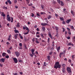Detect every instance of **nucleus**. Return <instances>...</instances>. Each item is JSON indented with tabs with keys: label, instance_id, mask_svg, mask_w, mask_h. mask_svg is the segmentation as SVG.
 <instances>
[{
	"label": "nucleus",
	"instance_id": "obj_1",
	"mask_svg": "<svg viewBox=\"0 0 75 75\" xmlns=\"http://www.w3.org/2000/svg\"><path fill=\"white\" fill-rule=\"evenodd\" d=\"M59 63L58 62H55V65L54 66V68L57 69V68H61V65L59 64Z\"/></svg>",
	"mask_w": 75,
	"mask_h": 75
},
{
	"label": "nucleus",
	"instance_id": "obj_2",
	"mask_svg": "<svg viewBox=\"0 0 75 75\" xmlns=\"http://www.w3.org/2000/svg\"><path fill=\"white\" fill-rule=\"evenodd\" d=\"M15 54L17 57H18L20 56V53L18 52H15Z\"/></svg>",
	"mask_w": 75,
	"mask_h": 75
},
{
	"label": "nucleus",
	"instance_id": "obj_3",
	"mask_svg": "<svg viewBox=\"0 0 75 75\" xmlns=\"http://www.w3.org/2000/svg\"><path fill=\"white\" fill-rule=\"evenodd\" d=\"M13 61L15 64H17V63L18 62V60L16 58H13Z\"/></svg>",
	"mask_w": 75,
	"mask_h": 75
},
{
	"label": "nucleus",
	"instance_id": "obj_4",
	"mask_svg": "<svg viewBox=\"0 0 75 75\" xmlns=\"http://www.w3.org/2000/svg\"><path fill=\"white\" fill-rule=\"evenodd\" d=\"M5 61V59L1 58L0 59V62H4Z\"/></svg>",
	"mask_w": 75,
	"mask_h": 75
},
{
	"label": "nucleus",
	"instance_id": "obj_5",
	"mask_svg": "<svg viewBox=\"0 0 75 75\" xmlns=\"http://www.w3.org/2000/svg\"><path fill=\"white\" fill-rule=\"evenodd\" d=\"M1 16L2 17H6V14H5V13H4L3 12H1Z\"/></svg>",
	"mask_w": 75,
	"mask_h": 75
},
{
	"label": "nucleus",
	"instance_id": "obj_6",
	"mask_svg": "<svg viewBox=\"0 0 75 75\" xmlns=\"http://www.w3.org/2000/svg\"><path fill=\"white\" fill-rule=\"evenodd\" d=\"M67 30H68V33L69 34V35H71V31H70V30L69 29V28H67Z\"/></svg>",
	"mask_w": 75,
	"mask_h": 75
},
{
	"label": "nucleus",
	"instance_id": "obj_7",
	"mask_svg": "<svg viewBox=\"0 0 75 75\" xmlns=\"http://www.w3.org/2000/svg\"><path fill=\"white\" fill-rule=\"evenodd\" d=\"M71 20H72L70 19H69L66 21V22L67 23V24H69V23Z\"/></svg>",
	"mask_w": 75,
	"mask_h": 75
},
{
	"label": "nucleus",
	"instance_id": "obj_8",
	"mask_svg": "<svg viewBox=\"0 0 75 75\" xmlns=\"http://www.w3.org/2000/svg\"><path fill=\"white\" fill-rule=\"evenodd\" d=\"M31 51L32 54H33V55H34L35 54V53H34V49H32Z\"/></svg>",
	"mask_w": 75,
	"mask_h": 75
},
{
	"label": "nucleus",
	"instance_id": "obj_9",
	"mask_svg": "<svg viewBox=\"0 0 75 75\" xmlns=\"http://www.w3.org/2000/svg\"><path fill=\"white\" fill-rule=\"evenodd\" d=\"M49 37H50V38H51V39H53V38L52 37V35H51V33H49Z\"/></svg>",
	"mask_w": 75,
	"mask_h": 75
},
{
	"label": "nucleus",
	"instance_id": "obj_10",
	"mask_svg": "<svg viewBox=\"0 0 75 75\" xmlns=\"http://www.w3.org/2000/svg\"><path fill=\"white\" fill-rule=\"evenodd\" d=\"M48 24L47 23H42L41 24V25H42V26H45L46 25H47Z\"/></svg>",
	"mask_w": 75,
	"mask_h": 75
},
{
	"label": "nucleus",
	"instance_id": "obj_11",
	"mask_svg": "<svg viewBox=\"0 0 75 75\" xmlns=\"http://www.w3.org/2000/svg\"><path fill=\"white\" fill-rule=\"evenodd\" d=\"M67 70L68 71V72H69L70 71H71V68L70 67H67Z\"/></svg>",
	"mask_w": 75,
	"mask_h": 75
},
{
	"label": "nucleus",
	"instance_id": "obj_12",
	"mask_svg": "<svg viewBox=\"0 0 75 75\" xmlns=\"http://www.w3.org/2000/svg\"><path fill=\"white\" fill-rule=\"evenodd\" d=\"M63 11L64 13H68V12L67 11V10L65 8L63 9Z\"/></svg>",
	"mask_w": 75,
	"mask_h": 75
},
{
	"label": "nucleus",
	"instance_id": "obj_13",
	"mask_svg": "<svg viewBox=\"0 0 75 75\" xmlns=\"http://www.w3.org/2000/svg\"><path fill=\"white\" fill-rule=\"evenodd\" d=\"M11 18L10 17H9L8 18H7V20L8 21H11Z\"/></svg>",
	"mask_w": 75,
	"mask_h": 75
},
{
	"label": "nucleus",
	"instance_id": "obj_14",
	"mask_svg": "<svg viewBox=\"0 0 75 75\" xmlns=\"http://www.w3.org/2000/svg\"><path fill=\"white\" fill-rule=\"evenodd\" d=\"M18 37V34H15L14 36L15 39H17V38Z\"/></svg>",
	"mask_w": 75,
	"mask_h": 75
},
{
	"label": "nucleus",
	"instance_id": "obj_15",
	"mask_svg": "<svg viewBox=\"0 0 75 75\" xmlns=\"http://www.w3.org/2000/svg\"><path fill=\"white\" fill-rule=\"evenodd\" d=\"M57 50L58 52H59V50H60V46H59L57 48Z\"/></svg>",
	"mask_w": 75,
	"mask_h": 75
},
{
	"label": "nucleus",
	"instance_id": "obj_16",
	"mask_svg": "<svg viewBox=\"0 0 75 75\" xmlns=\"http://www.w3.org/2000/svg\"><path fill=\"white\" fill-rule=\"evenodd\" d=\"M2 55L3 57H5L6 55V53L4 52L2 53Z\"/></svg>",
	"mask_w": 75,
	"mask_h": 75
},
{
	"label": "nucleus",
	"instance_id": "obj_17",
	"mask_svg": "<svg viewBox=\"0 0 75 75\" xmlns=\"http://www.w3.org/2000/svg\"><path fill=\"white\" fill-rule=\"evenodd\" d=\"M20 23H17V24L16 25L17 27H20Z\"/></svg>",
	"mask_w": 75,
	"mask_h": 75
},
{
	"label": "nucleus",
	"instance_id": "obj_18",
	"mask_svg": "<svg viewBox=\"0 0 75 75\" xmlns=\"http://www.w3.org/2000/svg\"><path fill=\"white\" fill-rule=\"evenodd\" d=\"M55 28L56 31H58V30H59V28L57 26H55Z\"/></svg>",
	"mask_w": 75,
	"mask_h": 75
},
{
	"label": "nucleus",
	"instance_id": "obj_19",
	"mask_svg": "<svg viewBox=\"0 0 75 75\" xmlns=\"http://www.w3.org/2000/svg\"><path fill=\"white\" fill-rule=\"evenodd\" d=\"M47 59L49 61H50V58H51V56H48L47 57Z\"/></svg>",
	"mask_w": 75,
	"mask_h": 75
},
{
	"label": "nucleus",
	"instance_id": "obj_20",
	"mask_svg": "<svg viewBox=\"0 0 75 75\" xmlns=\"http://www.w3.org/2000/svg\"><path fill=\"white\" fill-rule=\"evenodd\" d=\"M62 71L63 72H65V69L64 68H63L62 69Z\"/></svg>",
	"mask_w": 75,
	"mask_h": 75
},
{
	"label": "nucleus",
	"instance_id": "obj_21",
	"mask_svg": "<svg viewBox=\"0 0 75 75\" xmlns=\"http://www.w3.org/2000/svg\"><path fill=\"white\" fill-rule=\"evenodd\" d=\"M51 17H52L51 16L49 15L48 17H47V18L48 19H50V18H51Z\"/></svg>",
	"mask_w": 75,
	"mask_h": 75
},
{
	"label": "nucleus",
	"instance_id": "obj_22",
	"mask_svg": "<svg viewBox=\"0 0 75 75\" xmlns=\"http://www.w3.org/2000/svg\"><path fill=\"white\" fill-rule=\"evenodd\" d=\"M7 1L8 2V3H9V4H11V1H10V0H7Z\"/></svg>",
	"mask_w": 75,
	"mask_h": 75
},
{
	"label": "nucleus",
	"instance_id": "obj_23",
	"mask_svg": "<svg viewBox=\"0 0 75 75\" xmlns=\"http://www.w3.org/2000/svg\"><path fill=\"white\" fill-rule=\"evenodd\" d=\"M60 19L61 21H64V18H63V17H60Z\"/></svg>",
	"mask_w": 75,
	"mask_h": 75
},
{
	"label": "nucleus",
	"instance_id": "obj_24",
	"mask_svg": "<svg viewBox=\"0 0 75 75\" xmlns=\"http://www.w3.org/2000/svg\"><path fill=\"white\" fill-rule=\"evenodd\" d=\"M67 45H72V46H73L74 44H72L71 43H69Z\"/></svg>",
	"mask_w": 75,
	"mask_h": 75
},
{
	"label": "nucleus",
	"instance_id": "obj_25",
	"mask_svg": "<svg viewBox=\"0 0 75 75\" xmlns=\"http://www.w3.org/2000/svg\"><path fill=\"white\" fill-rule=\"evenodd\" d=\"M45 28L44 27H42V30H43V31H45Z\"/></svg>",
	"mask_w": 75,
	"mask_h": 75
},
{
	"label": "nucleus",
	"instance_id": "obj_26",
	"mask_svg": "<svg viewBox=\"0 0 75 75\" xmlns=\"http://www.w3.org/2000/svg\"><path fill=\"white\" fill-rule=\"evenodd\" d=\"M14 31L16 33H19V31L17 30H14Z\"/></svg>",
	"mask_w": 75,
	"mask_h": 75
},
{
	"label": "nucleus",
	"instance_id": "obj_27",
	"mask_svg": "<svg viewBox=\"0 0 75 75\" xmlns=\"http://www.w3.org/2000/svg\"><path fill=\"white\" fill-rule=\"evenodd\" d=\"M61 6H64V3L62 1H61Z\"/></svg>",
	"mask_w": 75,
	"mask_h": 75
},
{
	"label": "nucleus",
	"instance_id": "obj_28",
	"mask_svg": "<svg viewBox=\"0 0 75 75\" xmlns=\"http://www.w3.org/2000/svg\"><path fill=\"white\" fill-rule=\"evenodd\" d=\"M36 15L38 17H40V13H37L36 14Z\"/></svg>",
	"mask_w": 75,
	"mask_h": 75
},
{
	"label": "nucleus",
	"instance_id": "obj_29",
	"mask_svg": "<svg viewBox=\"0 0 75 75\" xmlns=\"http://www.w3.org/2000/svg\"><path fill=\"white\" fill-rule=\"evenodd\" d=\"M42 37V38H44V36H43V34L42 33H41L40 34Z\"/></svg>",
	"mask_w": 75,
	"mask_h": 75
},
{
	"label": "nucleus",
	"instance_id": "obj_30",
	"mask_svg": "<svg viewBox=\"0 0 75 75\" xmlns=\"http://www.w3.org/2000/svg\"><path fill=\"white\" fill-rule=\"evenodd\" d=\"M40 14H41V15L45 14V13L44 12H40Z\"/></svg>",
	"mask_w": 75,
	"mask_h": 75
},
{
	"label": "nucleus",
	"instance_id": "obj_31",
	"mask_svg": "<svg viewBox=\"0 0 75 75\" xmlns=\"http://www.w3.org/2000/svg\"><path fill=\"white\" fill-rule=\"evenodd\" d=\"M26 30H27V31H29H29L30 30H29V29L27 27H26Z\"/></svg>",
	"mask_w": 75,
	"mask_h": 75
},
{
	"label": "nucleus",
	"instance_id": "obj_32",
	"mask_svg": "<svg viewBox=\"0 0 75 75\" xmlns=\"http://www.w3.org/2000/svg\"><path fill=\"white\" fill-rule=\"evenodd\" d=\"M71 14H72V15H73V16L74 15V11H71Z\"/></svg>",
	"mask_w": 75,
	"mask_h": 75
},
{
	"label": "nucleus",
	"instance_id": "obj_33",
	"mask_svg": "<svg viewBox=\"0 0 75 75\" xmlns=\"http://www.w3.org/2000/svg\"><path fill=\"white\" fill-rule=\"evenodd\" d=\"M50 38H48L47 39V42L48 43H49L50 42Z\"/></svg>",
	"mask_w": 75,
	"mask_h": 75
},
{
	"label": "nucleus",
	"instance_id": "obj_34",
	"mask_svg": "<svg viewBox=\"0 0 75 75\" xmlns=\"http://www.w3.org/2000/svg\"><path fill=\"white\" fill-rule=\"evenodd\" d=\"M7 52H8V54H10V53H11L10 50H7Z\"/></svg>",
	"mask_w": 75,
	"mask_h": 75
},
{
	"label": "nucleus",
	"instance_id": "obj_35",
	"mask_svg": "<svg viewBox=\"0 0 75 75\" xmlns=\"http://www.w3.org/2000/svg\"><path fill=\"white\" fill-rule=\"evenodd\" d=\"M43 66H45V67H46L47 66V64H46V62H44V64H43Z\"/></svg>",
	"mask_w": 75,
	"mask_h": 75
},
{
	"label": "nucleus",
	"instance_id": "obj_36",
	"mask_svg": "<svg viewBox=\"0 0 75 75\" xmlns=\"http://www.w3.org/2000/svg\"><path fill=\"white\" fill-rule=\"evenodd\" d=\"M29 32V31H28L27 33H24V35H26L27 34H28V32Z\"/></svg>",
	"mask_w": 75,
	"mask_h": 75
},
{
	"label": "nucleus",
	"instance_id": "obj_37",
	"mask_svg": "<svg viewBox=\"0 0 75 75\" xmlns=\"http://www.w3.org/2000/svg\"><path fill=\"white\" fill-rule=\"evenodd\" d=\"M71 57L73 59H74L75 58V55H72L71 56Z\"/></svg>",
	"mask_w": 75,
	"mask_h": 75
},
{
	"label": "nucleus",
	"instance_id": "obj_38",
	"mask_svg": "<svg viewBox=\"0 0 75 75\" xmlns=\"http://www.w3.org/2000/svg\"><path fill=\"white\" fill-rule=\"evenodd\" d=\"M62 66L63 67V68L65 67V66H66L65 64H63L62 65Z\"/></svg>",
	"mask_w": 75,
	"mask_h": 75
},
{
	"label": "nucleus",
	"instance_id": "obj_39",
	"mask_svg": "<svg viewBox=\"0 0 75 75\" xmlns=\"http://www.w3.org/2000/svg\"><path fill=\"white\" fill-rule=\"evenodd\" d=\"M11 23L13 22V18L12 17H11Z\"/></svg>",
	"mask_w": 75,
	"mask_h": 75
},
{
	"label": "nucleus",
	"instance_id": "obj_40",
	"mask_svg": "<svg viewBox=\"0 0 75 75\" xmlns=\"http://www.w3.org/2000/svg\"><path fill=\"white\" fill-rule=\"evenodd\" d=\"M63 29V32H64L65 31V29L64 28H62Z\"/></svg>",
	"mask_w": 75,
	"mask_h": 75
},
{
	"label": "nucleus",
	"instance_id": "obj_41",
	"mask_svg": "<svg viewBox=\"0 0 75 75\" xmlns=\"http://www.w3.org/2000/svg\"><path fill=\"white\" fill-rule=\"evenodd\" d=\"M68 73H69V75H71L72 74V73H71V71H68Z\"/></svg>",
	"mask_w": 75,
	"mask_h": 75
},
{
	"label": "nucleus",
	"instance_id": "obj_42",
	"mask_svg": "<svg viewBox=\"0 0 75 75\" xmlns=\"http://www.w3.org/2000/svg\"><path fill=\"white\" fill-rule=\"evenodd\" d=\"M5 58H9V56H8V55L6 56H5Z\"/></svg>",
	"mask_w": 75,
	"mask_h": 75
},
{
	"label": "nucleus",
	"instance_id": "obj_43",
	"mask_svg": "<svg viewBox=\"0 0 75 75\" xmlns=\"http://www.w3.org/2000/svg\"><path fill=\"white\" fill-rule=\"evenodd\" d=\"M19 45L21 47H22V46H23V45H22V43H19Z\"/></svg>",
	"mask_w": 75,
	"mask_h": 75
},
{
	"label": "nucleus",
	"instance_id": "obj_44",
	"mask_svg": "<svg viewBox=\"0 0 75 75\" xmlns=\"http://www.w3.org/2000/svg\"><path fill=\"white\" fill-rule=\"evenodd\" d=\"M35 42H36V43H38V44H39V43H40V42L39 41H38V40H36L35 41Z\"/></svg>",
	"mask_w": 75,
	"mask_h": 75
},
{
	"label": "nucleus",
	"instance_id": "obj_45",
	"mask_svg": "<svg viewBox=\"0 0 75 75\" xmlns=\"http://www.w3.org/2000/svg\"><path fill=\"white\" fill-rule=\"evenodd\" d=\"M35 41V38H33V42H34Z\"/></svg>",
	"mask_w": 75,
	"mask_h": 75
},
{
	"label": "nucleus",
	"instance_id": "obj_46",
	"mask_svg": "<svg viewBox=\"0 0 75 75\" xmlns=\"http://www.w3.org/2000/svg\"><path fill=\"white\" fill-rule=\"evenodd\" d=\"M57 1L59 4H60V3H61V1H60V0H57Z\"/></svg>",
	"mask_w": 75,
	"mask_h": 75
},
{
	"label": "nucleus",
	"instance_id": "obj_47",
	"mask_svg": "<svg viewBox=\"0 0 75 75\" xmlns=\"http://www.w3.org/2000/svg\"><path fill=\"white\" fill-rule=\"evenodd\" d=\"M29 54L31 57H33L34 56V55H33L31 54Z\"/></svg>",
	"mask_w": 75,
	"mask_h": 75
},
{
	"label": "nucleus",
	"instance_id": "obj_48",
	"mask_svg": "<svg viewBox=\"0 0 75 75\" xmlns=\"http://www.w3.org/2000/svg\"><path fill=\"white\" fill-rule=\"evenodd\" d=\"M41 7L42 8V9H43V8H44V5H41Z\"/></svg>",
	"mask_w": 75,
	"mask_h": 75
},
{
	"label": "nucleus",
	"instance_id": "obj_49",
	"mask_svg": "<svg viewBox=\"0 0 75 75\" xmlns=\"http://www.w3.org/2000/svg\"><path fill=\"white\" fill-rule=\"evenodd\" d=\"M53 4H56V2H55V1H53Z\"/></svg>",
	"mask_w": 75,
	"mask_h": 75
},
{
	"label": "nucleus",
	"instance_id": "obj_50",
	"mask_svg": "<svg viewBox=\"0 0 75 75\" xmlns=\"http://www.w3.org/2000/svg\"><path fill=\"white\" fill-rule=\"evenodd\" d=\"M55 16H56V17H58V15L57 13H55Z\"/></svg>",
	"mask_w": 75,
	"mask_h": 75
},
{
	"label": "nucleus",
	"instance_id": "obj_51",
	"mask_svg": "<svg viewBox=\"0 0 75 75\" xmlns=\"http://www.w3.org/2000/svg\"><path fill=\"white\" fill-rule=\"evenodd\" d=\"M32 5H33V4L31 3L28 4L29 6H32Z\"/></svg>",
	"mask_w": 75,
	"mask_h": 75
},
{
	"label": "nucleus",
	"instance_id": "obj_52",
	"mask_svg": "<svg viewBox=\"0 0 75 75\" xmlns=\"http://www.w3.org/2000/svg\"><path fill=\"white\" fill-rule=\"evenodd\" d=\"M36 30L37 31H39L40 29H39V28H37L36 29Z\"/></svg>",
	"mask_w": 75,
	"mask_h": 75
},
{
	"label": "nucleus",
	"instance_id": "obj_53",
	"mask_svg": "<svg viewBox=\"0 0 75 75\" xmlns=\"http://www.w3.org/2000/svg\"><path fill=\"white\" fill-rule=\"evenodd\" d=\"M52 52H50L49 53V54H50V55H52Z\"/></svg>",
	"mask_w": 75,
	"mask_h": 75
},
{
	"label": "nucleus",
	"instance_id": "obj_54",
	"mask_svg": "<svg viewBox=\"0 0 75 75\" xmlns=\"http://www.w3.org/2000/svg\"><path fill=\"white\" fill-rule=\"evenodd\" d=\"M28 2V4H29V3H30V0H26Z\"/></svg>",
	"mask_w": 75,
	"mask_h": 75
},
{
	"label": "nucleus",
	"instance_id": "obj_55",
	"mask_svg": "<svg viewBox=\"0 0 75 75\" xmlns=\"http://www.w3.org/2000/svg\"><path fill=\"white\" fill-rule=\"evenodd\" d=\"M62 24H65V22L63 21L62 22Z\"/></svg>",
	"mask_w": 75,
	"mask_h": 75
},
{
	"label": "nucleus",
	"instance_id": "obj_56",
	"mask_svg": "<svg viewBox=\"0 0 75 75\" xmlns=\"http://www.w3.org/2000/svg\"><path fill=\"white\" fill-rule=\"evenodd\" d=\"M17 0H15L14 1V3H17Z\"/></svg>",
	"mask_w": 75,
	"mask_h": 75
},
{
	"label": "nucleus",
	"instance_id": "obj_57",
	"mask_svg": "<svg viewBox=\"0 0 75 75\" xmlns=\"http://www.w3.org/2000/svg\"><path fill=\"white\" fill-rule=\"evenodd\" d=\"M24 47H25V49L26 50H27V47H26V45L24 46Z\"/></svg>",
	"mask_w": 75,
	"mask_h": 75
},
{
	"label": "nucleus",
	"instance_id": "obj_58",
	"mask_svg": "<svg viewBox=\"0 0 75 75\" xmlns=\"http://www.w3.org/2000/svg\"><path fill=\"white\" fill-rule=\"evenodd\" d=\"M65 52H66V50H64L63 52L64 54H65Z\"/></svg>",
	"mask_w": 75,
	"mask_h": 75
},
{
	"label": "nucleus",
	"instance_id": "obj_59",
	"mask_svg": "<svg viewBox=\"0 0 75 75\" xmlns=\"http://www.w3.org/2000/svg\"><path fill=\"white\" fill-rule=\"evenodd\" d=\"M7 40L8 41H10V40H11V38H8Z\"/></svg>",
	"mask_w": 75,
	"mask_h": 75
},
{
	"label": "nucleus",
	"instance_id": "obj_60",
	"mask_svg": "<svg viewBox=\"0 0 75 75\" xmlns=\"http://www.w3.org/2000/svg\"><path fill=\"white\" fill-rule=\"evenodd\" d=\"M32 15L31 16H32V17H33V16H34V14L33 13H32Z\"/></svg>",
	"mask_w": 75,
	"mask_h": 75
},
{
	"label": "nucleus",
	"instance_id": "obj_61",
	"mask_svg": "<svg viewBox=\"0 0 75 75\" xmlns=\"http://www.w3.org/2000/svg\"><path fill=\"white\" fill-rule=\"evenodd\" d=\"M69 62L70 63H71V59H69Z\"/></svg>",
	"mask_w": 75,
	"mask_h": 75
},
{
	"label": "nucleus",
	"instance_id": "obj_62",
	"mask_svg": "<svg viewBox=\"0 0 75 75\" xmlns=\"http://www.w3.org/2000/svg\"><path fill=\"white\" fill-rule=\"evenodd\" d=\"M8 17H10V16H9V15H7V18H8Z\"/></svg>",
	"mask_w": 75,
	"mask_h": 75
},
{
	"label": "nucleus",
	"instance_id": "obj_63",
	"mask_svg": "<svg viewBox=\"0 0 75 75\" xmlns=\"http://www.w3.org/2000/svg\"><path fill=\"white\" fill-rule=\"evenodd\" d=\"M55 36H56L57 37H58V34H56Z\"/></svg>",
	"mask_w": 75,
	"mask_h": 75
},
{
	"label": "nucleus",
	"instance_id": "obj_64",
	"mask_svg": "<svg viewBox=\"0 0 75 75\" xmlns=\"http://www.w3.org/2000/svg\"><path fill=\"white\" fill-rule=\"evenodd\" d=\"M13 75H18V74H17V73H14V74H13Z\"/></svg>",
	"mask_w": 75,
	"mask_h": 75
}]
</instances>
